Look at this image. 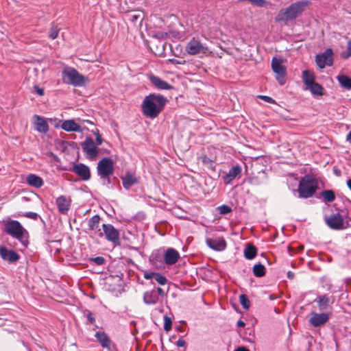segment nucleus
<instances>
[{
    "label": "nucleus",
    "instance_id": "nucleus-44",
    "mask_svg": "<svg viewBox=\"0 0 351 351\" xmlns=\"http://www.w3.org/2000/svg\"><path fill=\"white\" fill-rule=\"evenodd\" d=\"M259 97L261 99H262L263 100H264L265 101H267L268 103H271V104H275L276 103L275 100L273 99L270 97L265 96V95H260Z\"/></svg>",
    "mask_w": 351,
    "mask_h": 351
},
{
    "label": "nucleus",
    "instance_id": "nucleus-48",
    "mask_svg": "<svg viewBox=\"0 0 351 351\" xmlns=\"http://www.w3.org/2000/svg\"><path fill=\"white\" fill-rule=\"evenodd\" d=\"M25 217L35 219L38 215L36 213L29 212L25 215Z\"/></svg>",
    "mask_w": 351,
    "mask_h": 351
},
{
    "label": "nucleus",
    "instance_id": "nucleus-17",
    "mask_svg": "<svg viewBox=\"0 0 351 351\" xmlns=\"http://www.w3.org/2000/svg\"><path fill=\"white\" fill-rule=\"evenodd\" d=\"M242 172L241 167L239 165H235L232 167L228 173L222 177L223 182L226 184H230L231 182L237 177L241 176Z\"/></svg>",
    "mask_w": 351,
    "mask_h": 351
},
{
    "label": "nucleus",
    "instance_id": "nucleus-20",
    "mask_svg": "<svg viewBox=\"0 0 351 351\" xmlns=\"http://www.w3.org/2000/svg\"><path fill=\"white\" fill-rule=\"evenodd\" d=\"M61 122V121H60ZM61 128L66 132H82V127L77 124L74 119H68L62 121V124L60 125Z\"/></svg>",
    "mask_w": 351,
    "mask_h": 351
},
{
    "label": "nucleus",
    "instance_id": "nucleus-21",
    "mask_svg": "<svg viewBox=\"0 0 351 351\" xmlns=\"http://www.w3.org/2000/svg\"><path fill=\"white\" fill-rule=\"evenodd\" d=\"M0 256L3 260L11 263L16 262L19 258V256L16 252L12 250H8L4 246H0Z\"/></svg>",
    "mask_w": 351,
    "mask_h": 351
},
{
    "label": "nucleus",
    "instance_id": "nucleus-29",
    "mask_svg": "<svg viewBox=\"0 0 351 351\" xmlns=\"http://www.w3.org/2000/svg\"><path fill=\"white\" fill-rule=\"evenodd\" d=\"M337 80L340 85L346 89H351V77L345 75H339Z\"/></svg>",
    "mask_w": 351,
    "mask_h": 351
},
{
    "label": "nucleus",
    "instance_id": "nucleus-23",
    "mask_svg": "<svg viewBox=\"0 0 351 351\" xmlns=\"http://www.w3.org/2000/svg\"><path fill=\"white\" fill-rule=\"evenodd\" d=\"M149 80L152 84L158 89L170 90L172 88V86L169 84L158 77L151 75L149 77Z\"/></svg>",
    "mask_w": 351,
    "mask_h": 351
},
{
    "label": "nucleus",
    "instance_id": "nucleus-55",
    "mask_svg": "<svg viewBox=\"0 0 351 351\" xmlns=\"http://www.w3.org/2000/svg\"><path fill=\"white\" fill-rule=\"evenodd\" d=\"M293 274H291V272H290V271H289V272H288V277H289V278H293Z\"/></svg>",
    "mask_w": 351,
    "mask_h": 351
},
{
    "label": "nucleus",
    "instance_id": "nucleus-22",
    "mask_svg": "<svg viewBox=\"0 0 351 351\" xmlns=\"http://www.w3.org/2000/svg\"><path fill=\"white\" fill-rule=\"evenodd\" d=\"M315 302L317 303L320 311H324L327 309L330 304H333L334 299L332 297L323 295L317 296Z\"/></svg>",
    "mask_w": 351,
    "mask_h": 351
},
{
    "label": "nucleus",
    "instance_id": "nucleus-31",
    "mask_svg": "<svg viewBox=\"0 0 351 351\" xmlns=\"http://www.w3.org/2000/svg\"><path fill=\"white\" fill-rule=\"evenodd\" d=\"M256 248L255 246L248 244L244 250V255L247 259H253L256 255Z\"/></svg>",
    "mask_w": 351,
    "mask_h": 351
},
{
    "label": "nucleus",
    "instance_id": "nucleus-27",
    "mask_svg": "<svg viewBox=\"0 0 351 351\" xmlns=\"http://www.w3.org/2000/svg\"><path fill=\"white\" fill-rule=\"evenodd\" d=\"M95 337L97 341L101 343L103 348H109L110 346V340L107 334L104 332L98 331L95 334Z\"/></svg>",
    "mask_w": 351,
    "mask_h": 351
},
{
    "label": "nucleus",
    "instance_id": "nucleus-42",
    "mask_svg": "<svg viewBox=\"0 0 351 351\" xmlns=\"http://www.w3.org/2000/svg\"><path fill=\"white\" fill-rule=\"evenodd\" d=\"M94 134L96 137V144L97 145H101L102 142H103V138H101L99 132L98 130H96L95 132H94Z\"/></svg>",
    "mask_w": 351,
    "mask_h": 351
},
{
    "label": "nucleus",
    "instance_id": "nucleus-9",
    "mask_svg": "<svg viewBox=\"0 0 351 351\" xmlns=\"http://www.w3.org/2000/svg\"><path fill=\"white\" fill-rule=\"evenodd\" d=\"M98 145L93 141V140L87 137L82 143V148L88 158L95 160L99 154Z\"/></svg>",
    "mask_w": 351,
    "mask_h": 351
},
{
    "label": "nucleus",
    "instance_id": "nucleus-1",
    "mask_svg": "<svg viewBox=\"0 0 351 351\" xmlns=\"http://www.w3.org/2000/svg\"><path fill=\"white\" fill-rule=\"evenodd\" d=\"M167 99L162 95L150 94L146 96L142 104L143 114L149 118H156L162 110Z\"/></svg>",
    "mask_w": 351,
    "mask_h": 351
},
{
    "label": "nucleus",
    "instance_id": "nucleus-16",
    "mask_svg": "<svg viewBox=\"0 0 351 351\" xmlns=\"http://www.w3.org/2000/svg\"><path fill=\"white\" fill-rule=\"evenodd\" d=\"M180 257V255L179 252L171 247L167 249L163 255L164 262L167 265H174L178 261Z\"/></svg>",
    "mask_w": 351,
    "mask_h": 351
},
{
    "label": "nucleus",
    "instance_id": "nucleus-5",
    "mask_svg": "<svg viewBox=\"0 0 351 351\" xmlns=\"http://www.w3.org/2000/svg\"><path fill=\"white\" fill-rule=\"evenodd\" d=\"M317 188V180L311 176H305L300 180L298 191L299 197L308 198L312 197Z\"/></svg>",
    "mask_w": 351,
    "mask_h": 351
},
{
    "label": "nucleus",
    "instance_id": "nucleus-12",
    "mask_svg": "<svg viewBox=\"0 0 351 351\" xmlns=\"http://www.w3.org/2000/svg\"><path fill=\"white\" fill-rule=\"evenodd\" d=\"M104 232L106 236V239L112 242L114 244L119 243V232L111 224H103L102 226Z\"/></svg>",
    "mask_w": 351,
    "mask_h": 351
},
{
    "label": "nucleus",
    "instance_id": "nucleus-45",
    "mask_svg": "<svg viewBox=\"0 0 351 351\" xmlns=\"http://www.w3.org/2000/svg\"><path fill=\"white\" fill-rule=\"evenodd\" d=\"M93 261L99 265H101L104 263L105 259L101 256H97L93 259Z\"/></svg>",
    "mask_w": 351,
    "mask_h": 351
},
{
    "label": "nucleus",
    "instance_id": "nucleus-43",
    "mask_svg": "<svg viewBox=\"0 0 351 351\" xmlns=\"http://www.w3.org/2000/svg\"><path fill=\"white\" fill-rule=\"evenodd\" d=\"M129 16H130V20L132 23H135L141 17V13L131 14L129 15Z\"/></svg>",
    "mask_w": 351,
    "mask_h": 351
},
{
    "label": "nucleus",
    "instance_id": "nucleus-15",
    "mask_svg": "<svg viewBox=\"0 0 351 351\" xmlns=\"http://www.w3.org/2000/svg\"><path fill=\"white\" fill-rule=\"evenodd\" d=\"M58 211L63 215H66L70 209L71 199L70 197L60 195L56 200Z\"/></svg>",
    "mask_w": 351,
    "mask_h": 351
},
{
    "label": "nucleus",
    "instance_id": "nucleus-52",
    "mask_svg": "<svg viewBox=\"0 0 351 351\" xmlns=\"http://www.w3.org/2000/svg\"><path fill=\"white\" fill-rule=\"evenodd\" d=\"M346 140L351 143V131L348 134Z\"/></svg>",
    "mask_w": 351,
    "mask_h": 351
},
{
    "label": "nucleus",
    "instance_id": "nucleus-19",
    "mask_svg": "<svg viewBox=\"0 0 351 351\" xmlns=\"http://www.w3.org/2000/svg\"><path fill=\"white\" fill-rule=\"evenodd\" d=\"M34 129L40 133L45 134L49 130V125L46 119L39 115H34Z\"/></svg>",
    "mask_w": 351,
    "mask_h": 351
},
{
    "label": "nucleus",
    "instance_id": "nucleus-51",
    "mask_svg": "<svg viewBox=\"0 0 351 351\" xmlns=\"http://www.w3.org/2000/svg\"><path fill=\"white\" fill-rule=\"evenodd\" d=\"M245 323L243 321H241V320H239L238 322H237V326L238 327H242L243 328V327L245 326Z\"/></svg>",
    "mask_w": 351,
    "mask_h": 351
},
{
    "label": "nucleus",
    "instance_id": "nucleus-7",
    "mask_svg": "<svg viewBox=\"0 0 351 351\" xmlns=\"http://www.w3.org/2000/svg\"><path fill=\"white\" fill-rule=\"evenodd\" d=\"M271 68L276 75V80L280 85L286 83V67L282 64V60L273 58L271 60Z\"/></svg>",
    "mask_w": 351,
    "mask_h": 351
},
{
    "label": "nucleus",
    "instance_id": "nucleus-10",
    "mask_svg": "<svg viewBox=\"0 0 351 351\" xmlns=\"http://www.w3.org/2000/svg\"><path fill=\"white\" fill-rule=\"evenodd\" d=\"M186 51L190 55H196L202 53L207 54L209 53L208 47L204 46L199 40L192 38L186 45Z\"/></svg>",
    "mask_w": 351,
    "mask_h": 351
},
{
    "label": "nucleus",
    "instance_id": "nucleus-39",
    "mask_svg": "<svg viewBox=\"0 0 351 351\" xmlns=\"http://www.w3.org/2000/svg\"><path fill=\"white\" fill-rule=\"evenodd\" d=\"M58 32H59V29H58V27H55V26H53L51 28L50 32H49V37L51 39L56 38L58 35Z\"/></svg>",
    "mask_w": 351,
    "mask_h": 351
},
{
    "label": "nucleus",
    "instance_id": "nucleus-32",
    "mask_svg": "<svg viewBox=\"0 0 351 351\" xmlns=\"http://www.w3.org/2000/svg\"><path fill=\"white\" fill-rule=\"evenodd\" d=\"M321 196L325 202H332L335 199V194L332 190H325L322 191Z\"/></svg>",
    "mask_w": 351,
    "mask_h": 351
},
{
    "label": "nucleus",
    "instance_id": "nucleus-24",
    "mask_svg": "<svg viewBox=\"0 0 351 351\" xmlns=\"http://www.w3.org/2000/svg\"><path fill=\"white\" fill-rule=\"evenodd\" d=\"M159 301V298L156 290L145 291L143 294V302L148 305L156 304Z\"/></svg>",
    "mask_w": 351,
    "mask_h": 351
},
{
    "label": "nucleus",
    "instance_id": "nucleus-8",
    "mask_svg": "<svg viewBox=\"0 0 351 351\" xmlns=\"http://www.w3.org/2000/svg\"><path fill=\"white\" fill-rule=\"evenodd\" d=\"M317 65L320 69H324L326 66H330L333 64L334 53L332 49L328 48L323 53L317 54L315 57Z\"/></svg>",
    "mask_w": 351,
    "mask_h": 351
},
{
    "label": "nucleus",
    "instance_id": "nucleus-13",
    "mask_svg": "<svg viewBox=\"0 0 351 351\" xmlns=\"http://www.w3.org/2000/svg\"><path fill=\"white\" fill-rule=\"evenodd\" d=\"M329 316V313L312 312L310 314L308 322L314 327H319L324 325L328 321Z\"/></svg>",
    "mask_w": 351,
    "mask_h": 351
},
{
    "label": "nucleus",
    "instance_id": "nucleus-47",
    "mask_svg": "<svg viewBox=\"0 0 351 351\" xmlns=\"http://www.w3.org/2000/svg\"><path fill=\"white\" fill-rule=\"evenodd\" d=\"M156 291L158 297L161 296L162 298H163L166 295L165 291L160 287H158Z\"/></svg>",
    "mask_w": 351,
    "mask_h": 351
},
{
    "label": "nucleus",
    "instance_id": "nucleus-41",
    "mask_svg": "<svg viewBox=\"0 0 351 351\" xmlns=\"http://www.w3.org/2000/svg\"><path fill=\"white\" fill-rule=\"evenodd\" d=\"M221 214H228L230 213L231 208L228 206L223 205L219 208Z\"/></svg>",
    "mask_w": 351,
    "mask_h": 351
},
{
    "label": "nucleus",
    "instance_id": "nucleus-18",
    "mask_svg": "<svg viewBox=\"0 0 351 351\" xmlns=\"http://www.w3.org/2000/svg\"><path fill=\"white\" fill-rule=\"evenodd\" d=\"M72 171L79 176L83 180H88L90 178L89 167L82 163L73 165Z\"/></svg>",
    "mask_w": 351,
    "mask_h": 351
},
{
    "label": "nucleus",
    "instance_id": "nucleus-37",
    "mask_svg": "<svg viewBox=\"0 0 351 351\" xmlns=\"http://www.w3.org/2000/svg\"><path fill=\"white\" fill-rule=\"evenodd\" d=\"M154 280L160 285H165L167 282L166 277L160 273H157L156 275H155Z\"/></svg>",
    "mask_w": 351,
    "mask_h": 351
},
{
    "label": "nucleus",
    "instance_id": "nucleus-34",
    "mask_svg": "<svg viewBox=\"0 0 351 351\" xmlns=\"http://www.w3.org/2000/svg\"><path fill=\"white\" fill-rule=\"evenodd\" d=\"M253 273L256 277H262L265 274V268L261 264L255 265L253 267Z\"/></svg>",
    "mask_w": 351,
    "mask_h": 351
},
{
    "label": "nucleus",
    "instance_id": "nucleus-28",
    "mask_svg": "<svg viewBox=\"0 0 351 351\" xmlns=\"http://www.w3.org/2000/svg\"><path fill=\"white\" fill-rule=\"evenodd\" d=\"M302 79L306 88L315 82L314 74L309 71H304L302 72Z\"/></svg>",
    "mask_w": 351,
    "mask_h": 351
},
{
    "label": "nucleus",
    "instance_id": "nucleus-38",
    "mask_svg": "<svg viewBox=\"0 0 351 351\" xmlns=\"http://www.w3.org/2000/svg\"><path fill=\"white\" fill-rule=\"evenodd\" d=\"M164 329L166 331H169L171 329L172 322L170 317L167 316L164 317Z\"/></svg>",
    "mask_w": 351,
    "mask_h": 351
},
{
    "label": "nucleus",
    "instance_id": "nucleus-2",
    "mask_svg": "<svg viewBox=\"0 0 351 351\" xmlns=\"http://www.w3.org/2000/svg\"><path fill=\"white\" fill-rule=\"evenodd\" d=\"M5 232L19 240L25 247L28 243V232L19 221L9 219L4 221Z\"/></svg>",
    "mask_w": 351,
    "mask_h": 351
},
{
    "label": "nucleus",
    "instance_id": "nucleus-6",
    "mask_svg": "<svg viewBox=\"0 0 351 351\" xmlns=\"http://www.w3.org/2000/svg\"><path fill=\"white\" fill-rule=\"evenodd\" d=\"M97 169L101 178H106L113 173L114 162L110 158H104L98 162Z\"/></svg>",
    "mask_w": 351,
    "mask_h": 351
},
{
    "label": "nucleus",
    "instance_id": "nucleus-11",
    "mask_svg": "<svg viewBox=\"0 0 351 351\" xmlns=\"http://www.w3.org/2000/svg\"><path fill=\"white\" fill-rule=\"evenodd\" d=\"M326 224L332 229L339 230L346 228L343 217L339 213L332 214L325 218Z\"/></svg>",
    "mask_w": 351,
    "mask_h": 351
},
{
    "label": "nucleus",
    "instance_id": "nucleus-36",
    "mask_svg": "<svg viewBox=\"0 0 351 351\" xmlns=\"http://www.w3.org/2000/svg\"><path fill=\"white\" fill-rule=\"evenodd\" d=\"M239 302L243 308H245L246 310L249 308L250 302V300H248L247 297L245 295L241 294L239 296Z\"/></svg>",
    "mask_w": 351,
    "mask_h": 351
},
{
    "label": "nucleus",
    "instance_id": "nucleus-26",
    "mask_svg": "<svg viewBox=\"0 0 351 351\" xmlns=\"http://www.w3.org/2000/svg\"><path fill=\"white\" fill-rule=\"evenodd\" d=\"M27 183L33 187L40 188L43 185V179L35 174H29L26 178Z\"/></svg>",
    "mask_w": 351,
    "mask_h": 351
},
{
    "label": "nucleus",
    "instance_id": "nucleus-46",
    "mask_svg": "<svg viewBox=\"0 0 351 351\" xmlns=\"http://www.w3.org/2000/svg\"><path fill=\"white\" fill-rule=\"evenodd\" d=\"M36 93L39 95V96H43L44 95V90L41 88H40L39 86H34V87Z\"/></svg>",
    "mask_w": 351,
    "mask_h": 351
},
{
    "label": "nucleus",
    "instance_id": "nucleus-40",
    "mask_svg": "<svg viewBox=\"0 0 351 351\" xmlns=\"http://www.w3.org/2000/svg\"><path fill=\"white\" fill-rule=\"evenodd\" d=\"M157 272H151L148 271H145L143 273V277L147 280H150L152 278H155V275H156Z\"/></svg>",
    "mask_w": 351,
    "mask_h": 351
},
{
    "label": "nucleus",
    "instance_id": "nucleus-54",
    "mask_svg": "<svg viewBox=\"0 0 351 351\" xmlns=\"http://www.w3.org/2000/svg\"><path fill=\"white\" fill-rule=\"evenodd\" d=\"M347 186L351 190V178L347 180Z\"/></svg>",
    "mask_w": 351,
    "mask_h": 351
},
{
    "label": "nucleus",
    "instance_id": "nucleus-53",
    "mask_svg": "<svg viewBox=\"0 0 351 351\" xmlns=\"http://www.w3.org/2000/svg\"><path fill=\"white\" fill-rule=\"evenodd\" d=\"M234 351H249V350L244 347H241V348L236 349Z\"/></svg>",
    "mask_w": 351,
    "mask_h": 351
},
{
    "label": "nucleus",
    "instance_id": "nucleus-25",
    "mask_svg": "<svg viewBox=\"0 0 351 351\" xmlns=\"http://www.w3.org/2000/svg\"><path fill=\"white\" fill-rule=\"evenodd\" d=\"M123 186L125 189H130L133 184L138 183V179L134 174L127 171L124 176L121 177Z\"/></svg>",
    "mask_w": 351,
    "mask_h": 351
},
{
    "label": "nucleus",
    "instance_id": "nucleus-4",
    "mask_svg": "<svg viewBox=\"0 0 351 351\" xmlns=\"http://www.w3.org/2000/svg\"><path fill=\"white\" fill-rule=\"evenodd\" d=\"M62 76L64 83L74 86H83L89 82L87 77L80 74L74 68L69 66H66L63 69Z\"/></svg>",
    "mask_w": 351,
    "mask_h": 351
},
{
    "label": "nucleus",
    "instance_id": "nucleus-33",
    "mask_svg": "<svg viewBox=\"0 0 351 351\" xmlns=\"http://www.w3.org/2000/svg\"><path fill=\"white\" fill-rule=\"evenodd\" d=\"M306 88L308 89L311 91V93H312V95H319H319H323L322 86L316 82L311 84Z\"/></svg>",
    "mask_w": 351,
    "mask_h": 351
},
{
    "label": "nucleus",
    "instance_id": "nucleus-49",
    "mask_svg": "<svg viewBox=\"0 0 351 351\" xmlns=\"http://www.w3.org/2000/svg\"><path fill=\"white\" fill-rule=\"evenodd\" d=\"M186 345V342L184 339H179L177 342H176V346L178 347H180V348H182V347H184Z\"/></svg>",
    "mask_w": 351,
    "mask_h": 351
},
{
    "label": "nucleus",
    "instance_id": "nucleus-3",
    "mask_svg": "<svg viewBox=\"0 0 351 351\" xmlns=\"http://www.w3.org/2000/svg\"><path fill=\"white\" fill-rule=\"evenodd\" d=\"M308 1H301L292 3L288 8L281 10L276 17L278 22H284L295 19L308 5Z\"/></svg>",
    "mask_w": 351,
    "mask_h": 351
},
{
    "label": "nucleus",
    "instance_id": "nucleus-35",
    "mask_svg": "<svg viewBox=\"0 0 351 351\" xmlns=\"http://www.w3.org/2000/svg\"><path fill=\"white\" fill-rule=\"evenodd\" d=\"M341 57L345 60L351 57V39L348 41L346 50L341 53Z\"/></svg>",
    "mask_w": 351,
    "mask_h": 351
},
{
    "label": "nucleus",
    "instance_id": "nucleus-50",
    "mask_svg": "<svg viewBox=\"0 0 351 351\" xmlns=\"http://www.w3.org/2000/svg\"><path fill=\"white\" fill-rule=\"evenodd\" d=\"M87 318H88V321H89L91 324H92V323H93V322H94V321H95V319H94V317H93V316L92 313H90V312L87 314Z\"/></svg>",
    "mask_w": 351,
    "mask_h": 351
},
{
    "label": "nucleus",
    "instance_id": "nucleus-14",
    "mask_svg": "<svg viewBox=\"0 0 351 351\" xmlns=\"http://www.w3.org/2000/svg\"><path fill=\"white\" fill-rule=\"evenodd\" d=\"M206 243L210 249L215 251H223L226 247V242L221 237L206 238Z\"/></svg>",
    "mask_w": 351,
    "mask_h": 351
},
{
    "label": "nucleus",
    "instance_id": "nucleus-30",
    "mask_svg": "<svg viewBox=\"0 0 351 351\" xmlns=\"http://www.w3.org/2000/svg\"><path fill=\"white\" fill-rule=\"evenodd\" d=\"M100 218L98 215H94L88 220V227L90 230L97 232L100 231L99 228Z\"/></svg>",
    "mask_w": 351,
    "mask_h": 351
}]
</instances>
